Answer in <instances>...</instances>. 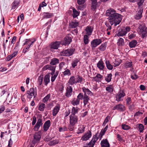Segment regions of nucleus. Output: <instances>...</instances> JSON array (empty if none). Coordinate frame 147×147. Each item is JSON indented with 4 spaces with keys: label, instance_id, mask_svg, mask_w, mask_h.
Masks as SVG:
<instances>
[{
    "label": "nucleus",
    "instance_id": "nucleus-37",
    "mask_svg": "<svg viewBox=\"0 0 147 147\" xmlns=\"http://www.w3.org/2000/svg\"><path fill=\"white\" fill-rule=\"evenodd\" d=\"M59 67L60 70L66 69L67 67L65 65V63L63 62L60 63L59 64Z\"/></svg>",
    "mask_w": 147,
    "mask_h": 147
},
{
    "label": "nucleus",
    "instance_id": "nucleus-22",
    "mask_svg": "<svg viewBox=\"0 0 147 147\" xmlns=\"http://www.w3.org/2000/svg\"><path fill=\"white\" fill-rule=\"evenodd\" d=\"M50 121L49 120L46 121L44 123L43 128L44 131H47L50 126Z\"/></svg>",
    "mask_w": 147,
    "mask_h": 147
},
{
    "label": "nucleus",
    "instance_id": "nucleus-6",
    "mask_svg": "<svg viewBox=\"0 0 147 147\" xmlns=\"http://www.w3.org/2000/svg\"><path fill=\"white\" fill-rule=\"evenodd\" d=\"M74 51L75 49L73 48L68 49L62 51L61 54L62 55L64 56H69L71 55L74 53Z\"/></svg>",
    "mask_w": 147,
    "mask_h": 147
},
{
    "label": "nucleus",
    "instance_id": "nucleus-14",
    "mask_svg": "<svg viewBox=\"0 0 147 147\" xmlns=\"http://www.w3.org/2000/svg\"><path fill=\"white\" fill-rule=\"evenodd\" d=\"M143 11V9L141 7L140 8V9L138 11V12L135 15L134 18L136 20H139L142 17V13Z\"/></svg>",
    "mask_w": 147,
    "mask_h": 147
},
{
    "label": "nucleus",
    "instance_id": "nucleus-39",
    "mask_svg": "<svg viewBox=\"0 0 147 147\" xmlns=\"http://www.w3.org/2000/svg\"><path fill=\"white\" fill-rule=\"evenodd\" d=\"M51 94H48L44 98H43L42 101L44 103H46L49 100H50Z\"/></svg>",
    "mask_w": 147,
    "mask_h": 147
},
{
    "label": "nucleus",
    "instance_id": "nucleus-56",
    "mask_svg": "<svg viewBox=\"0 0 147 147\" xmlns=\"http://www.w3.org/2000/svg\"><path fill=\"white\" fill-rule=\"evenodd\" d=\"M106 90L109 92L111 93L113 91V88L112 85H111L106 87Z\"/></svg>",
    "mask_w": 147,
    "mask_h": 147
},
{
    "label": "nucleus",
    "instance_id": "nucleus-18",
    "mask_svg": "<svg viewBox=\"0 0 147 147\" xmlns=\"http://www.w3.org/2000/svg\"><path fill=\"white\" fill-rule=\"evenodd\" d=\"M113 109H117L120 111H123L125 110V107L123 105L119 104L115 106Z\"/></svg>",
    "mask_w": 147,
    "mask_h": 147
},
{
    "label": "nucleus",
    "instance_id": "nucleus-28",
    "mask_svg": "<svg viewBox=\"0 0 147 147\" xmlns=\"http://www.w3.org/2000/svg\"><path fill=\"white\" fill-rule=\"evenodd\" d=\"M80 109L77 107H73L71 109V114L70 115L76 116L75 115L78 113Z\"/></svg>",
    "mask_w": 147,
    "mask_h": 147
},
{
    "label": "nucleus",
    "instance_id": "nucleus-9",
    "mask_svg": "<svg viewBox=\"0 0 147 147\" xmlns=\"http://www.w3.org/2000/svg\"><path fill=\"white\" fill-rule=\"evenodd\" d=\"M34 92L35 91L34 88H32L26 92V94L28 98L30 99L33 96H34V98L35 97L36 95L35 96L34 95Z\"/></svg>",
    "mask_w": 147,
    "mask_h": 147
},
{
    "label": "nucleus",
    "instance_id": "nucleus-15",
    "mask_svg": "<svg viewBox=\"0 0 147 147\" xmlns=\"http://www.w3.org/2000/svg\"><path fill=\"white\" fill-rule=\"evenodd\" d=\"M70 124L74 125L77 122L78 118L76 116L70 115Z\"/></svg>",
    "mask_w": 147,
    "mask_h": 147
},
{
    "label": "nucleus",
    "instance_id": "nucleus-54",
    "mask_svg": "<svg viewBox=\"0 0 147 147\" xmlns=\"http://www.w3.org/2000/svg\"><path fill=\"white\" fill-rule=\"evenodd\" d=\"M43 79V76L40 75L39 76L38 79V83L40 86L41 85L42 83Z\"/></svg>",
    "mask_w": 147,
    "mask_h": 147
},
{
    "label": "nucleus",
    "instance_id": "nucleus-57",
    "mask_svg": "<svg viewBox=\"0 0 147 147\" xmlns=\"http://www.w3.org/2000/svg\"><path fill=\"white\" fill-rule=\"evenodd\" d=\"M121 127L122 129L125 130L129 129L130 128V127L128 125L123 124H122L121 125Z\"/></svg>",
    "mask_w": 147,
    "mask_h": 147
},
{
    "label": "nucleus",
    "instance_id": "nucleus-3",
    "mask_svg": "<svg viewBox=\"0 0 147 147\" xmlns=\"http://www.w3.org/2000/svg\"><path fill=\"white\" fill-rule=\"evenodd\" d=\"M102 42V40L100 39L97 38L92 40L91 42V46L92 49H94L101 44Z\"/></svg>",
    "mask_w": 147,
    "mask_h": 147
},
{
    "label": "nucleus",
    "instance_id": "nucleus-16",
    "mask_svg": "<svg viewBox=\"0 0 147 147\" xmlns=\"http://www.w3.org/2000/svg\"><path fill=\"white\" fill-rule=\"evenodd\" d=\"M42 120L41 118H39L38 119L37 123L36 124L34 128V130L35 131H37L40 126H42Z\"/></svg>",
    "mask_w": 147,
    "mask_h": 147
},
{
    "label": "nucleus",
    "instance_id": "nucleus-50",
    "mask_svg": "<svg viewBox=\"0 0 147 147\" xmlns=\"http://www.w3.org/2000/svg\"><path fill=\"white\" fill-rule=\"evenodd\" d=\"M88 35L87 34L85 35L84 36L83 40L84 43L85 45L87 44L89 42V39L88 38Z\"/></svg>",
    "mask_w": 147,
    "mask_h": 147
},
{
    "label": "nucleus",
    "instance_id": "nucleus-4",
    "mask_svg": "<svg viewBox=\"0 0 147 147\" xmlns=\"http://www.w3.org/2000/svg\"><path fill=\"white\" fill-rule=\"evenodd\" d=\"M65 90V96L67 98L70 97L72 94L73 92V88L71 86L66 84Z\"/></svg>",
    "mask_w": 147,
    "mask_h": 147
},
{
    "label": "nucleus",
    "instance_id": "nucleus-31",
    "mask_svg": "<svg viewBox=\"0 0 147 147\" xmlns=\"http://www.w3.org/2000/svg\"><path fill=\"white\" fill-rule=\"evenodd\" d=\"M83 100L84 103V105H85L88 103V101L90 100V98L87 95H84Z\"/></svg>",
    "mask_w": 147,
    "mask_h": 147
},
{
    "label": "nucleus",
    "instance_id": "nucleus-26",
    "mask_svg": "<svg viewBox=\"0 0 147 147\" xmlns=\"http://www.w3.org/2000/svg\"><path fill=\"white\" fill-rule=\"evenodd\" d=\"M59 62V60L57 58H53L51 60L50 64L51 65H55Z\"/></svg>",
    "mask_w": 147,
    "mask_h": 147
},
{
    "label": "nucleus",
    "instance_id": "nucleus-32",
    "mask_svg": "<svg viewBox=\"0 0 147 147\" xmlns=\"http://www.w3.org/2000/svg\"><path fill=\"white\" fill-rule=\"evenodd\" d=\"M80 101L77 98H74L71 102V103L74 106L79 105Z\"/></svg>",
    "mask_w": 147,
    "mask_h": 147
},
{
    "label": "nucleus",
    "instance_id": "nucleus-1",
    "mask_svg": "<svg viewBox=\"0 0 147 147\" xmlns=\"http://www.w3.org/2000/svg\"><path fill=\"white\" fill-rule=\"evenodd\" d=\"M106 15L109 17V22L111 25L112 26L114 24V26L119 24L122 19L121 15L117 13L116 11L112 8L108 9Z\"/></svg>",
    "mask_w": 147,
    "mask_h": 147
},
{
    "label": "nucleus",
    "instance_id": "nucleus-42",
    "mask_svg": "<svg viewBox=\"0 0 147 147\" xmlns=\"http://www.w3.org/2000/svg\"><path fill=\"white\" fill-rule=\"evenodd\" d=\"M85 127L83 125H80V127L79 128L78 131L77 133L78 134H79L80 133H83L84 131Z\"/></svg>",
    "mask_w": 147,
    "mask_h": 147
},
{
    "label": "nucleus",
    "instance_id": "nucleus-38",
    "mask_svg": "<svg viewBox=\"0 0 147 147\" xmlns=\"http://www.w3.org/2000/svg\"><path fill=\"white\" fill-rule=\"evenodd\" d=\"M137 44V41L136 40H133L129 42V45L130 47L133 48L136 46Z\"/></svg>",
    "mask_w": 147,
    "mask_h": 147
},
{
    "label": "nucleus",
    "instance_id": "nucleus-30",
    "mask_svg": "<svg viewBox=\"0 0 147 147\" xmlns=\"http://www.w3.org/2000/svg\"><path fill=\"white\" fill-rule=\"evenodd\" d=\"M50 82V76L49 74L46 75L44 77V82L45 85L47 86Z\"/></svg>",
    "mask_w": 147,
    "mask_h": 147
},
{
    "label": "nucleus",
    "instance_id": "nucleus-48",
    "mask_svg": "<svg viewBox=\"0 0 147 147\" xmlns=\"http://www.w3.org/2000/svg\"><path fill=\"white\" fill-rule=\"evenodd\" d=\"M132 63L131 62L127 61L125 64V68H131L132 66Z\"/></svg>",
    "mask_w": 147,
    "mask_h": 147
},
{
    "label": "nucleus",
    "instance_id": "nucleus-44",
    "mask_svg": "<svg viewBox=\"0 0 147 147\" xmlns=\"http://www.w3.org/2000/svg\"><path fill=\"white\" fill-rule=\"evenodd\" d=\"M78 23L76 22H72L70 23V25L72 28H75L78 26Z\"/></svg>",
    "mask_w": 147,
    "mask_h": 147
},
{
    "label": "nucleus",
    "instance_id": "nucleus-59",
    "mask_svg": "<svg viewBox=\"0 0 147 147\" xmlns=\"http://www.w3.org/2000/svg\"><path fill=\"white\" fill-rule=\"evenodd\" d=\"M76 79L77 83H81L83 80L82 77L78 75V77Z\"/></svg>",
    "mask_w": 147,
    "mask_h": 147
},
{
    "label": "nucleus",
    "instance_id": "nucleus-51",
    "mask_svg": "<svg viewBox=\"0 0 147 147\" xmlns=\"http://www.w3.org/2000/svg\"><path fill=\"white\" fill-rule=\"evenodd\" d=\"M112 74H108L106 77L105 80L108 82H110L112 79Z\"/></svg>",
    "mask_w": 147,
    "mask_h": 147
},
{
    "label": "nucleus",
    "instance_id": "nucleus-20",
    "mask_svg": "<svg viewBox=\"0 0 147 147\" xmlns=\"http://www.w3.org/2000/svg\"><path fill=\"white\" fill-rule=\"evenodd\" d=\"M83 92L84 93V95H87V94L92 96L93 95L92 93L87 88L85 87H83L82 88Z\"/></svg>",
    "mask_w": 147,
    "mask_h": 147
},
{
    "label": "nucleus",
    "instance_id": "nucleus-12",
    "mask_svg": "<svg viewBox=\"0 0 147 147\" xmlns=\"http://www.w3.org/2000/svg\"><path fill=\"white\" fill-rule=\"evenodd\" d=\"M60 42L59 41H56L52 43L50 45V50L53 51V49H57L59 47Z\"/></svg>",
    "mask_w": 147,
    "mask_h": 147
},
{
    "label": "nucleus",
    "instance_id": "nucleus-58",
    "mask_svg": "<svg viewBox=\"0 0 147 147\" xmlns=\"http://www.w3.org/2000/svg\"><path fill=\"white\" fill-rule=\"evenodd\" d=\"M67 128L66 126H64L63 127H60L59 128V132H63L67 131Z\"/></svg>",
    "mask_w": 147,
    "mask_h": 147
},
{
    "label": "nucleus",
    "instance_id": "nucleus-17",
    "mask_svg": "<svg viewBox=\"0 0 147 147\" xmlns=\"http://www.w3.org/2000/svg\"><path fill=\"white\" fill-rule=\"evenodd\" d=\"M76 83H77L76 79L74 76H71L69 79L68 82L67 84V85L71 86H72L74 84Z\"/></svg>",
    "mask_w": 147,
    "mask_h": 147
},
{
    "label": "nucleus",
    "instance_id": "nucleus-8",
    "mask_svg": "<svg viewBox=\"0 0 147 147\" xmlns=\"http://www.w3.org/2000/svg\"><path fill=\"white\" fill-rule=\"evenodd\" d=\"M125 95V93L123 91L119 92L116 96V100L118 102L123 100V98Z\"/></svg>",
    "mask_w": 147,
    "mask_h": 147
},
{
    "label": "nucleus",
    "instance_id": "nucleus-36",
    "mask_svg": "<svg viewBox=\"0 0 147 147\" xmlns=\"http://www.w3.org/2000/svg\"><path fill=\"white\" fill-rule=\"evenodd\" d=\"M105 25L107 27L106 29L107 34L108 35H109L110 34L111 30V25H110L109 24L107 23H105Z\"/></svg>",
    "mask_w": 147,
    "mask_h": 147
},
{
    "label": "nucleus",
    "instance_id": "nucleus-43",
    "mask_svg": "<svg viewBox=\"0 0 147 147\" xmlns=\"http://www.w3.org/2000/svg\"><path fill=\"white\" fill-rule=\"evenodd\" d=\"M53 66H52L50 65H47L43 67L42 68V70L43 71H45L47 69L50 70L52 68H53Z\"/></svg>",
    "mask_w": 147,
    "mask_h": 147
},
{
    "label": "nucleus",
    "instance_id": "nucleus-19",
    "mask_svg": "<svg viewBox=\"0 0 147 147\" xmlns=\"http://www.w3.org/2000/svg\"><path fill=\"white\" fill-rule=\"evenodd\" d=\"M101 147H110V144L107 139H104L100 142Z\"/></svg>",
    "mask_w": 147,
    "mask_h": 147
},
{
    "label": "nucleus",
    "instance_id": "nucleus-35",
    "mask_svg": "<svg viewBox=\"0 0 147 147\" xmlns=\"http://www.w3.org/2000/svg\"><path fill=\"white\" fill-rule=\"evenodd\" d=\"M45 107V105L44 103H41L38 105V109L41 111H43Z\"/></svg>",
    "mask_w": 147,
    "mask_h": 147
},
{
    "label": "nucleus",
    "instance_id": "nucleus-47",
    "mask_svg": "<svg viewBox=\"0 0 147 147\" xmlns=\"http://www.w3.org/2000/svg\"><path fill=\"white\" fill-rule=\"evenodd\" d=\"M19 2L17 1H15L12 3L11 9H15L19 5Z\"/></svg>",
    "mask_w": 147,
    "mask_h": 147
},
{
    "label": "nucleus",
    "instance_id": "nucleus-25",
    "mask_svg": "<svg viewBox=\"0 0 147 147\" xmlns=\"http://www.w3.org/2000/svg\"><path fill=\"white\" fill-rule=\"evenodd\" d=\"M71 40V39L70 37L66 36L64 38L63 44L65 45H68L70 43Z\"/></svg>",
    "mask_w": 147,
    "mask_h": 147
},
{
    "label": "nucleus",
    "instance_id": "nucleus-61",
    "mask_svg": "<svg viewBox=\"0 0 147 147\" xmlns=\"http://www.w3.org/2000/svg\"><path fill=\"white\" fill-rule=\"evenodd\" d=\"M144 126L142 124H139L138 127L139 131L140 132H143L144 129Z\"/></svg>",
    "mask_w": 147,
    "mask_h": 147
},
{
    "label": "nucleus",
    "instance_id": "nucleus-7",
    "mask_svg": "<svg viewBox=\"0 0 147 147\" xmlns=\"http://www.w3.org/2000/svg\"><path fill=\"white\" fill-rule=\"evenodd\" d=\"M98 139V138L97 137V134H96L93 137L91 140L88 144L87 146L88 147H93L95 142Z\"/></svg>",
    "mask_w": 147,
    "mask_h": 147
},
{
    "label": "nucleus",
    "instance_id": "nucleus-46",
    "mask_svg": "<svg viewBox=\"0 0 147 147\" xmlns=\"http://www.w3.org/2000/svg\"><path fill=\"white\" fill-rule=\"evenodd\" d=\"M17 52H15L13 54L9 55L7 57V60L8 61L10 60L17 54Z\"/></svg>",
    "mask_w": 147,
    "mask_h": 147
},
{
    "label": "nucleus",
    "instance_id": "nucleus-53",
    "mask_svg": "<svg viewBox=\"0 0 147 147\" xmlns=\"http://www.w3.org/2000/svg\"><path fill=\"white\" fill-rule=\"evenodd\" d=\"M79 61L78 59H74L71 63L72 67L74 68L76 66Z\"/></svg>",
    "mask_w": 147,
    "mask_h": 147
},
{
    "label": "nucleus",
    "instance_id": "nucleus-2",
    "mask_svg": "<svg viewBox=\"0 0 147 147\" xmlns=\"http://www.w3.org/2000/svg\"><path fill=\"white\" fill-rule=\"evenodd\" d=\"M131 28L129 26H127L125 28H124L119 30L117 33L118 36H122L126 35L127 33L129 32Z\"/></svg>",
    "mask_w": 147,
    "mask_h": 147
},
{
    "label": "nucleus",
    "instance_id": "nucleus-41",
    "mask_svg": "<svg viewBox=\"0 0 147 147\" xmlns=\"http://www.w3.org/2000/svg\"><path fill=\"white\" fill-rule=\"evenodd\" d=\"M124 42L123 39L120 38L118 39L117 42V45L119 46H122L124 45Z\"/></svg>",
    "mask_w": 147,
    "mask_h": 147
},
{
    "label": "nucleus",
    "instance_id": "nucleus-29",
    "mask_svg": "<svg viewBox=\"0 0 147 147\" xmlns=\"http://www.w3.org/2000/svg\"><path fill=\"white\" fill-rule=\"evenodd\" d=\"M60 106L59 105L56 106L54 108L53 111V115L56 116L60 109Z\"/></svg>",
    "mask_w": 147,
    "mask_h": 147
},
{
    "label": "nucleus",
    "instance_id": "nucleus-62",
    "mask_svg": "<svg viewBox=\"0 0 147 147\" xmlns=\"http://www.w3.org/2000/svg\"><path fill=\"white\" fill-rule=\"evenodd\" d=\"M105 131L104 130H103L102 129L101 130V131H100L98 137V139L100 138V140L101 139L102 136L104 135L105 134Z\"/></svg>",
    "mask_w": 147,
    "mask_h": 147
},
{
    "label": "nucleus",
    "instance_id": "nucleus-27",
    "mask_svg": "<svg viewBox=\"0 0 147 147\" xmlns=\"http://www.w3.org/2000/svg\"><path fill=\"white\" fill-rule=\"evenodd\" d=\"M53 16V13L49 12H44L43 13V18H49Z\"/></svg>",
    "mask_w": 147,
    "mask_h": 147
},
{
    "label": "nucleus",
    "instance_id": "nucleus-23",
    "mask_svg": "<svg viewBox=\"0 0 147 147\" xmlns=\"http://www.w3.org/2000/svg\"><path fill=\"white\" fill-rule=\"evenodd\" d=\"M34 41H32L31 39H26L25 41V42L24 44V45H27L28 46L30 47L31 45H32L34 42L36 41V39L35 38L34 39Z\"/></svg>",
    "mask_w": 147,
    "mask_h": 147
},
{
    "label": "nucleus",
    "instance_id": "nucleus-24",
    "mask_svg": "<svg viewBox=\"0 0 147 147\" xmlns=\"http://www.w3.org/2000/svg\"><path fill=\"white\" fill-rule=\"evenodd\" d=\"M97 66L100 70H103L105 67L104 63L102 60L98 62L97 64Z\"/></svg>",
    "mask_w": 147,
    "mask_h": 147
},
{
    "label": "nucleus",
    "instance_id": "nucleus-11",
    "mask_svg": "<svg viewBox=\"0 0 147 147\" xmlns=\"http://www.w3.org/2000/svg\"><path fill=\"white\" fill-rule=\"evenodd\" d=\"M140 33L142 34V37L144 38L147 36V28L145 26H143L140 29Z\"/></svg>",
    "mask_w": 147,
    "mask_h": 147
},
{
    "label": "nucleus",
    "instance_id": "nucleus-60",
    "mask_svg": "<svg viewBox=\"0 0 147 147\" xmlns=\"http://www.w3.org/2000/svg\"><path fill=\"white\" fill-rule=\"evenodd\" d=\"M83 97L84 95L83 93L81 92L77 96V98L80 101V100L83 99Z\"/></svg>",
    "mask_w": 147,
    "mask_h": 147
},
{
    "label": "nucleus",
    "instance_id": "nucleus-10",
    "mask_svg": "<svg viewBox=\"0 0 147 147\" xmlns=\"http://www.w3.org/2000/svg\"><path fill=\"white\" fill-rule=\"evenodd\" d=\"M91 136V132L88 131L82 136L81 140L82 141H86L88 140Z\"/></svg>",
    "mask_w": 147,
    "mask_h": 147
},
{
    "label": "nucleus",
    "instance_id": "nucleus-55",
    "mask_svg": "<svg viewBox=\"0 0 147 147\" xmlns=\"http://www.w3.org/2000/svg\"><path fill=\"white\" fill-rule=\"evenodd\" d=\"M63 75L64 76H69L71 75V71L68 69H66L63 72Z\"/></svg>",
    "mask_w": 147,
    "mask_h": 147
},
{
    "label": "nucleus",
    "instance_id": "nucleus-45",
    "mask_svg": "<svg viewBox=\"0 0 147 147\" xmlns=\"http://www.w3.org/2000/svg\"><path fill=\"white\" fill-rule=\"evenodd\" d=\"M107 47L105 43H102L101 45L98 48L99 50L101 51H104Z\"/></svg>",
    "mask_w": 147,
    "mask_h": 147
},
{
    "label": "nucleus",
    "instance_id": "nucleus-13",
    "mask_svg": "<svg viewBox=\"0 0 147 147\" xmlns=\"http://www.w3.org/2000/svg\"><path fill=\"white\" fill-rule=\"evenodd\" d=\"M94 27L92 26H88L86 27L85 31L86 32V34L90 36L93 31Z\"/></svg>",
    "mask_w": 147,
    "mask_h": 147
},
{
    "label": "nucleus",
    "instance_id": "nucleus-52",
    "mask_svg": "<svg viewBox=\"0 0 147 147\" xmlns=\"http://www.w3.org/2000/svg\"><path fill=\"white\" fill-rule=\"evenodd\" d=\"M59 74L58 71H56L54 75L53 76H52L51 77V80L52 82H53L56 79V78L57 77Z\"/></svg>",
    "mask_w": 147,
    "mask_h": 147
},
{
    "label": "nucleus",
    "instance_id": "nucleus-34",
    "mask_svg": "<svg viewBox=\"0 0 147 147\" xmlns=\"http://www.w3.org/2000/svg\"><path fill=\"white\" fill-rule=\"evenodd\" d=\"M59 142V140L55 139L49 142L48 144L49 146H53L58 144Z\"/></svg>",
    "mask_w": 147,
    "mask_h": 147
},
{
    "label": "nucleus",
    "instance_id": "nucleus-40",
    "mask_svg": "<svg viewBox=\"0 0 147 147\" xmlns=\"http://www.w3.org/2000/svg\"><path fill=\"white\" fill-rule=\"evenodd\" d=\"M92 2V9L94 10L96 8V5H97L96 0H91Z\"/></svg>",
    "mask_w": 147,
    "mask_h": 147
},
{
    "label": "nucleus",
    "instance_id": "nucleus-63",
    "mask_svg": "<svg viewBox=\"0 0 147 147\" xmlns=\"http://www.w3.org/2000/svg\"><path fill=\"white\" fill-rule=\"evenodd\" d=\"M144 0H139L138 2V7H139V8H141L140 7L142 5Z\"/></svg>",
    "mask_w": 147,
    "mask_h": 147
},
{
    "label": "nucleus",
    "instance_id": "nucleus-49",
    "mask_svg": "<svg viewBox=\"0 0 147 147\" xmlns=\"http://www.w3.org/2000/svg\"><path fill=\"white\" fill-rule=\"evenodd\" d=\"M73 18H76L79 15L80 12H79L76 11L75 9H73Z\"/></svg>",
    "mask_w": 147,
    "mask_h": 147
},
{
    "label": "nucleus",
    "instance_id": "nucleus-33",
    "mask_svg": "<svg viewBox=\"0 0 147 147\" xmlns=\"http://www.w3.org/2000/svg\"><path fill=\"white\" fill-rule=\"evenodd\" d=\"M105 64L107 68L110 70H112L113 69V65L111 64L109 60H106Z\"/></svg>",
    "mask_w": 147,
    "mask_h": 147
},
{
    "label": "nucleus",
    "instance_id": "nucleus-5",
    "mask_svg": "<svg viewBox=\"0 0 147 147\" xmlns=\"http://www.w3.org/2000/svg\"><path fill=\"white\" fill-rule=\"evenodd\" d=\"M41 132L39 131L35 133L34 135V138L32 140V142L34 144H36L38 143L41 138Z\"/></svg>",
    "mask_w": 147,
    "mask_h": 147
},
{
    "label": "nucleus",
    "instance_id": "nucleus-21",
    "mask_svg": "<svg viewBox=\"0 0 147 147\" xmlns=\"http://www.w3.org/2000/svg\"><path fill=\"white\" fill-rule=\"evenodd\" d=\"M103 76L100 74H97L93 78V80L96 82H100L103 79Z\"/></svg>",
    "mask_w": 147,
    "mask_h": 147
},
{
    "label": "nucleus",
    "instance_id": "nucleus-64",
    "mask_svg": "<svg viewBox=\"0 0 147 147\" xmlns=\"http://www.w3.org/2000/svg\"><path fill=\"white\" fill-rule=\"evenodd\" d=\"M127 105H128L130 104L131 102V98L130 97H127L126 100Z\"/></svg>",
    "mask_w": 147,
    "mask_h": 147
}]
</instances>
